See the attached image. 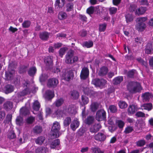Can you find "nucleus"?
Returning a JSON list of instances; mask_svg holds the SVG:
<instances>
[{
    "mask_svg": "<svg viewBox=\"0 0 153 153\" xmlns=\"http://www.w3.org/2000/svg\"><path fill=\"white\" fill-rule=\"evenodd\" d=\"M127 86L128 90L130 92L132 93L139 92L142 89L140 83L137 82H129Z\"/></svg>",
    "mask_w": 153,
    "mask_h": 153,
    "instance_id": "f257e3e1",
    "label": "nucleus"
},
{
    "mask_svg": "<svg viewBox=\"0 0 153 153\" xmlns=\"http://www.w3.org/2000/svg\"><path fill=\"white\" fill-rule=\"evenodd\" d=\"M147 19L146 17H141L137 18L136 21V29L139 31H142L146 27V25L144 23Z\"/></svg>",
    "mask_w": 153,
    "mask_h": 153,
    "instance_id": "f03ea898",
    "label": "nucleus"
},
{
    "mask_svg": "<svg viewBox=\"0 0 153 153\" xmlns=\"http://www.w3.org/2000/svg\"><path fill=\"white\" fill-rule=\"evenodd\" d=\"M60 129V126L59 123L56 121L53 123L51 128V136L53 138H54L59 137V132Z\"/></svg>",
    "mask_w": 153,
    "mask_h": 153,
    "instance_id": "7ed1b4c3",
    "label": "nucleus"
},
{
    "mask_svg": "<svg viewBox=\"0 0 153 153\" xmlns=\"http://www.w3.org/2000/svg\"><path fill=\"white\" fill-rule=\"evenodd\" d=\"M62 78L67 81H69L74 76V73L71 70H64L63 71Z\"/></svg>",
    "mask_w": 153,
    "mask_h": 153,
    "instance_id": "20e7f679",
    "label": "nucleus"
},
{
    "mask_svg": "<svg viewBox=\"0 0 153 153\" xmlns=\"http://www.w3.org/2000/svg\"><path fill=\"white\" fill-rule=\"evenodd\" d=\"M105 111L103 109L98 110L96 114V118L98 121L105 120L106 118Z\"/></svg>",
    "mask_w": 153,
    "mask_h": 153,
    "instance_id": "39448f33",
    "label": "nucleus"
},
{
    "mask_svg": "<svg viewBox=\"0 0 153 153\" xmlns=\"http://www.w3.org/2000/svg\"><path fill=\"white\" fill-rule=\"evenodd\" d=\"M74 55V51L72 50L68 51L65 56V62L67 64H72V60Z\"/></svg>",
    "mask_w": 153,
    "mask_h": 153,
    "instance_id": "423d86ee",
    "label": "nucleus"
},
{
    "mask_svg": "<svg viewBox=\"0 0 153 153\" xmlns=\"http://www.w3.org/2000/svg\"><path fill=\"white\" fill-rule=\"evenodd\" d=\"M107 81L103 79H96L92 80V83L97 86H103L106 84Z\"/></svg>",
    "mask_w": 153,
    "mask_h": 153,
    "instance_id": "0eeeda50",
    "label": "nucleus"
},
{
    "mask_svg": "<svg viewBox=\"0 0 153 153\" xmlns=\"http://www.w3.org/2000/svg\"><path fill=\"white\" fill-rule=\"evenodd\" d=\"M89 71L88 68L86 67H83L81 70L80 77L82 80H85L88 76Z\"/></svg>",
    "mask_w": 153,
    "mask_h": 153,
    "instance_id": "6e6552de",
    "label": "nucleus"
},
{
    "mask_svg": "<svg viewBox=\"0 0 153 153\" xmlns=\"http://www.w3.org/2000/svg\"><path fill=\"white\" fill-rule=\"evenodd\" d=\"M58 83V81L56 78L49 79L48 80L47 85L49 88H55Z\"/></svg>",
    "mask_w": 153,
    "mask_h": 153,
    "instance_id": "1a4fd4ad",
    "label": "nucleus"
},
{
    "mask_svg": "<svg viewBox=\"0 0 153 153\" xmlns=\"http://www.w3.org/2000/svg\"><path fill=\"white\" fill-rule=\"evenodd\" d=\"M101 127V125L100 123H95L91 126L89 131L91 133H95L98 132Z\"/></svg>",
    "mask_w": 153,
    "mask_h": 153,
    "instance_id": "9d476101",
    "label": "nucleus"
},
{
    "mask_svg": "<svg viewBox=\"0 0 153 153\" xmlns=\"http://www.w3.org/2000/svg\"><path fill=\"white\" fill-rule=\"evenodd\" d=\"M15 71L11 69V68L9 67L8 71L5 72V76L6 79L10 80L12 79L13 77V74L15 73Z\"/></svg>",
    "mask_w": 153,
    "mask_h": 153,
    "instance_id": "9b49d317",
    "label": "nucleus"
},
{
    "mask_svg": "<svg viewBox=\"0 0 153 153\" xmlns=\"http://www.w3.org/2000/svg\"><path fill=\"white\" fill-rule=\"evenodd\" d=\"M44 61L48 69H50L52 67L53 65L52 56H47L45 59Z\"/></svg>",
    "mask_w": 153,
    "mask_h": 153,
    "instance_id": "f8f14e48",
    "label": "nucleus"
},
{
    "mask_svg": "<svg viewBox=\"0 0 153 153\" xmlns=\"http://www.w3.org/2000/svg\"><path fill=\"white\" fill-rule=\"evenodd\" d=\"M30 90L29 88H27L22 91L18 93L17 94V97L19 100H20L21 98L25 95L30 94Z\"/></svg>",
    "mask_w": 153,
    "mask_h": 153,
    "instance_id": "ddd939ff",
    "label": "nucleus"
},
{
    "mask_svg": "<svg viewBox=\"0 0 153 153\" xmlns=\"http://www.w3.org/2000/svg\"><path fill=\"white\" fill-rule=\"evenodd\" d=\"M108 71V68L107 67L103 66L100 69L98 74L100 76H103L107 74Z\"/></svg>",
    "mask_w": 153,
    "mask_h": 153,
    "instance_id": "4468645a",
    "label": "nucleus"
},
{
    "mask_svg": "<svg viewBox=\"0 0 153 153\" xmlns=\"http://www.w3.org/2000/svg\"><path fill=\"white\" fill-rule=\"evenodd\" d=\"M94 138L97 140L103 141L106 139V136L103 133L99 132L95 135Z\"/></svg>",
    "mask_w": 153,
    "mask_h": 153,
    "instance_id": "2eb2a0df",
    "label": "nucleus"
},
{
    "mask_svg": "<svg viewBox=\"0 0 153 153\" xmlns=\"http://www.w3.org/2000/svg\"><path fill=\"white\" fill-rule=\"evenodd\" d=\"M50 33L46 31L40 32L39 33V38L43 41H47L49 38Z\"/></svg>",
    "mask_w": 153,
    "mask_h": 153,
    "instance_id": "dca6fc26",
    "label": "nucleus"
},
{
    "mask_svg": "<svg viewBox=\"0 0 153 153\" xmlns=\"http://www.w3.org/2000/svg\"><path fill=\"white\" fill-rule=\"evenodd\" d=\"M142 97L144 102H148L149 101L150 99L153 98V96L151 93L146 92L142 94Z\"/></svg>",
    "mask_w": 153,
    "mask_h": 153,
    "instance_id": "f3484780",
    "label": "nucleus"
},
{
    "mask_svg": "<svg viewBox=\"0 0 153 153\" xmlns=\"http://www.w3.org/2000/svg\"><path fill=\"white\" fill-rule=\"evenodd\" d=\"M138 110L137 106L135 105H129L128 109V112L129 114H133L135 113Z\"/></svg>",
    "mask_w": 153,
    "mask_h": 153,
    "instance_id": "a211bd4d",
    "label": "nucleus"
},
{
    "mask_svg": "<svg viewBox=\"0 0 153 153\" xmlns=\"http://www.w3.org/2000/svg\"><path fill=\"white\" fill-rule=\"evenodd\" d=\"M3 106L4 109L6 111H8L13 108V103L11 101H7L5 102Z\"/></svg>",
    "mask_w": 153,
    "mask_h": 153,
    "instance_id": "6ab92c4d",
    "label": "nucleus"
},
{
    "mask_svg": "<svg viewBox=\"0 0 153 153\" xmlns=\"http://www.w3.org/2000/svg\"><path fill=\"white\" fill-rule=\"evenodd\" d=\"M54 96V92L53 91L48 90L46 91L45 95V97L46 99L49 100H51Z\"/></svg>",
    "mask_w": 153,
    "mask_h": 153,
    "instance_id": "aec40b11",
    "label": "nucleus"
},
{
    "mask_svg": "<svg viewBox=\"0 0 153 153\" xmlns=\"http://www.w3.org/2000/svg\"><path fill=\"white\" fill-rule=\"evenodd\" d=\"M65 3V0H56L55 4L56 9H59L62 7Z\"/></svg>",
    "mask_w": 153,
    "mask_h": 153,
    "instance_id": "412c9836",
    "label": "nucleus"
},
{
    "mask_svg": "<svg viewBox=\"0 0 153 153\" xmlns=\"http://www.w3.org/2000/svg\"><path fill=\"white\" fill-rule=\"evenodd\" d=\"M71 97L73 100H77L79 97V93L75 90H73L70 92Z\"/></svg>",
    "mask_w": 153,
    "mask_h": 153,
    "instance_id": "4be33fe9",
    "label": "nucleus"
},
{
    "mask_svg": "<svg viewBox=\"0 0 153 153\" xmlns=\"http://www.w3.org/2000/svg\"><path fill=\"white\" fill-rule=\"evenodd\" d=\"M79 122L77 120H74L71 124V127L72 130L74 131L79 126Z\"/></svg>",
    "mask_w": 153,
    "mask_h": 153,
    "instance_id": "5701e85b",
    "label": "nucleus"
},
{
    "mask_svg": "<svg viewBox=\"0 0 153 153\" xmlns=\"http://www.w3.org/2000/svg\"><path fill=\"white\" fill-rule=\"evenodd\" d=\"M146 10V7H141L136 10L135 13L138 15H142L145 12Z\"/></svg>",
    "mask_w": 153,
    "mask_h": 153,
    "instance_id": "b1692460",
    "label": "nucleus"
},
{
    "mask_svg": "<svg viewBox=\"0 0 153 153\" xmlns=\"http://www.w3.org/2000/svg\"><path fill=\"white\" fill-rule=\"evenodd\" d=\"M153 50V47L152 43L151 42L148 43L147 44L146 47L145 49V53L147 54H150Z\"/></svg>",
    "mask_w": 153,
    "mask_h": 153,
    "instance_id": "393cba45",
    "label": "nucleus"
},
{
    "mask_svg": "<svg viewBox=\"0 0 153 153\" xmlns=\"http://www.w3.org/2000/svg\"><path fill=\"white\" fill-rule=\"evenodd\" d=\"M60 144V140L59 139L55 140L52 142L50 145L51 149H55Z\"/></svg>",
    "mask_w": 153,
    "mask_h": 153,
    "instance_id": "a878e982",
    "label": "nucleus"
},
{
    "mask_svg": "<svg viewBox=\"0 0 153 153\" xmlns=\"http://www.w3.org/2000/svg\"><path fill=\"white\" fill-rule=\"evenodd\" d=\"M13 86L10 85H6L4 88V91L6 94H7L12 92L13 91Z\"/></svg>",
    "mask_w": 153,
    "mask_h": 153,
    "instance_id": "bb28decb",
    "label": "nucleus"
},
{
    "mask_svg": "<svg viewBox=\"0 0 153 153\" xmlns=\"http://www.w3.org/2000/svg\"><path fill=\"white\" fill-rule=\"evenodd\" d=\"M45 140V137L41 136L38 137L36 139H35V141L36 144L39 145H41L43 143Z\"/></svg>",
    "mask_w": 153,
    "mask_h": 153,
    "instance_id": "cd10ccee",
    "label": "nucleus"
},
{
    "mask_svg": "<svg viewBox=\"0 0 153 153\" xmlns=\"http://www.w3.org/2000/svg\"><path fill=\"white\" fill-rule=\"evenodd\" d=\"M68 112L71 114H75L76 112L75 106L74 105H70L68 107Z\"/></svg>",
    "mask_w": 153,
    "mask_h": 153,
    "instance_id": "c85d7f7f",
    "label": "nucleus"
},
{
    "mask_svg": "<svg viewBox=\"0 0 153 153\" xmlns=\"http://www.w3.org/2000/svg\"><path fill=\"white\" fill-rule=\"evenodd\" d=\"M123 80V77L122 76H118L115 77L113 80V84L117 85L120 84Z\"/></svg>",
    "mask_w": 153,
    "mask_h": 153,
    "instance_id": "c756f323",
    "label": "nucleus"
},
{
    "mask_svg": "<svg viewBox=\"0 0 153 153\" xmlns=\"http://www.w3.org/2000/svg\"><path fill=\"white\" fill-rule=\"evenodd\" d=\"M141 107L143 108H142V110L144 109L147 110L148 111H150L152 108V105L151 103H147L142 105Z\"/></svg>",
    "mask_w": 153,
    "mask_h": 153,
    "instance_id": "7c9ffc66",
    "label": "nucleus"
},
{
    "mask_svg": "<svg viewBox=\"0 0 153 153\" xmlns=\"http://www.w3.org/2000/svg\"><path fill=\"white\" fill-rule=\"evenodd\" d=\"M48 149L44 147H41L37 148L36 150V153H46L48 151Z\"/></svg>",
    "mask_w": 153,
    "mask_h": 153,
    "instance_id": "2f4dec72",
    "label": "nucleus"
},
{
    "mask_svg": "<svg viewBox=\"0 0 153 153\" xmlns=\"http://www.w3.org/2000/svg\"><path fill=\"white\" fill-rule=\"evenodd\" d=\"M94 118L93 116H89L85 120V123L88 125H90L94 123Z\"/></svg>",
    "mask_w": 153,
    "mask_h": 153,
    "instance_id": "473e14b6",
    "label": "nucleus"
},
{
    "mask_svg": "<svg viewBox=\"0 0 153 153\" xmlns=\"http://www.w3.org/2000/svg\"><path fill=\"white\" fill-rule=\"evenodd\" d=\"M7 137L10 139H14L16 138V136L15 134L12 129H10L8 131Z\"/></svg>",
    "mask_w": 153,
    "mask_h": 153,
    "instance_id": "72a5a7b5",
    "label": "nucleus"
},
{
    "mask_svg": "<svg viewBox=\"0 0 153 153\" xmlns=\"http://www.w3.org/2000/svg\"><path fill=\"white\" fill-rule=\"evenodd\" d=\"M74 4L71 2L68 3L66 4L65 7L66 10L67 12H70L73 10Z\"/></svg>",
    "mask_w": 153,
    "mask_h": 153,
    "instance_id": "f704fd0d",
    "label": "nucleus"
},
{
    "mask_svg": "<svg viewBox=\"0 0 153 153\" xmlns=\"http://www.w3.org/2000/svg\"><path fill=\"white\" fill-rule=\"evenodd\" d=\"M67 14L66 13L61 11L58 14V18L61 20H63L66 18Z\"/></svg>",
    "mask_w": 153,
    "mask_h": 153,
    "instance_id": "c9c22d12",
    "label": "nucleus"
},
{
    "mask_svg": "<svg viewBox=\"0 0 153 153\" xmlns=\"http://www.w3.org/2000/svg\"><path fill=\"white\" fill-rule=\"evenodd\" d=\"M99 105L97 102H93L91 105V109L93 112L96 111L99 108Z\"/></svg>",
    "mask_w": 153,
    "mask_h": 153,
    "instance_id": "e433bc0d",
    "label": "nucleus"
},
{
    "mask_svg": "<svg viewBox=\"0 0 153 153\" xmlns=\"http://www.w3.org/2000/svg\"><path fill=\"white\" fill-rule=\"evenodd\" d=\"M96 9L97 10L99 9V7H95L93 6H91L87 9V13L90 15L92 14Z\"/></svg>",
    "mask_w": 153,
    "mask_h": 153,
    "instance_id": "4c0bfd02",
    "label": "nucleus"
},
{
    "mask_svg": "<svg viewBox=\"0 0 153 153\" xmlns=\"http://www.w3.org/2000/svg\"><path fill=\"white\" fill-rule=\"evenodd\" d=\"M40 107V104L39 102L36 100L33 103V109L36 111H38L39 110Z\"/></svg>",
    "mask_w": 153,
    "mask_h": 153,
    "instance_id": "58836bf2",
    "label": "nucleus"
},
{
    "mask_svg": "<svg viewBox=\"0 0 153 153\" xmlns=\"http://www.w3.org/2000/svg\"><path fill=\"white\" fill-rule=\"evenodd\" d=\"M20 113L21 115L25 116L29 114V111L26 108L22 107L20 110Z\"/></svg>",
    "mask_w": 153,
    "mask_h": 153,
    "instance_id": "ea45409f",
    "label": "nucleus"
},
{
    "mask_svg": "<svg viewBox=\"0 0 153 153\" xmlns=\"http://www.w3.org/2000/svg\"><path fill=\"white\" fill-rule=\"evenodd\" d=\"M36 69L35 67L31 68L28 71V74L30 76H33L36 74Z\"/></svg>",
    "mask_w": 153,
    "mask_h": 153,
    "instance_id": "a19ab883",
    "label": "nucleus"
},
{
    "mask_svg": "<svg viewBox=\"0 0 153 153\" xmlns=\"http://www.w3.org/2000/svg\"><path fill=\"white\" fill-rule=\"evenodd\" d=\"M33 131L34 133L39 134L41 133L42 131V128L40 126H36L33 128Z\"/></svg>",
    "mask_w": 153,
    "mask_h": 153,
    "instance_id": "79ce46f5",
    "label": "nucleus"
},
{
    "mask_svg": "<svg viewBox=\"0 0 153 153\" xmlns=\"http://www.w3.org/2000/svg\"><path fill=\"white\" fill-rule=\"evenodd\" d=\"M71 121V119L70 117H66L64 121V125L65 126H68Z\"/></svg>",
    "mask_w": 153,
    "mask_h": 153,
    "instance_id": "37998d69",
    "label": "nucleus"
},
{
    "mask_svg": "<svg viewBox=\"0 0 153 153\" xmlns=\"http://www.w3.org/2000/svg\"><path fill=\"white\" fill-rule=\"evenodd\" d=\"M118 105L120 108L122 109L125 108L128 106V105L126 102L122 101H120L119 102Z\"/></svg>",
    "mask_w": 153,
    "mask_h": 153,
    "instance_id": "c03bdc74",
    "label": "nucleus"
},
{
    "mask_svg": "<svg viewBox=\"0 0 153 153\" xmlns=\"http://www.w3.org/2000/svg\"><path fill=\"white\" fill-rule=\"evenodd\" d=\"M31 24V22L29 20L25 21L22 24V27L25 28H28L30 27Z\"/></svg>",
    "mask_w": 153,
    "mask_h": 153,
    "instance_id": "a18cd8bd",
    "label": "nucleus"
},
{
    "mask_svg": "<svg viewBox=\"0 0 153 153\" xmlns=\"http://www.w3.org/2000/svg\"><path fill=\"white\" fill-rule=\"evenodd\" d=\"M146 141L144 140H140L136 142V145L138 147H142L146 144Z\"/></svg>",
    "mask_w": 153,
    "mask_h": 153,
    "instance_id": "49530a36",
    "label": "nucleus"
},
{
    "mask_svg": "<svg viewBox=\"0 0 153 153\" xmlns=\"http://www.w3.org/2000/svg\"><path fill=\"white\" fill-rule=\"evenodd\" d=\"M2 108L0 106V121H2L4 118L6 113L5 111L2 110Z\"/></svg>",
    "mask_w": 153,
    "mask_h": 153,
    "instance_id": "de8ad7c7",
    "label": "nucleus"
},
{
    "mask_svg": "<svg viewBox=\"0 0 153 153\" xmlns=\"http://www.w3.org/2000/svg\"><path fill=\"white\" fill-rule=\"evenodd\" d=\"M63 100L61 98L56 100L54 102V104L56 107H59L63 103Z\"/></svg>",
    "mask_w": 153,
    "mask_h": 153,
    "instance_id": "09e8293b",
    "label": "nucleus"
},
{
    "mask_svg": "<svg viewBox=\"0 0 153 153\" xmlns=\"http://www.w3.org/2000/svg\"><path fill=\"white\" fill-rule=\"evenodd\" d=\"M12 115L10 114L7 115L5 119L4 120V122L5 123H9L11 121Z\"/></svg>",
    "mask_w": 153,
    "mask_h": 153,
    "instance_id": "8fccbe9b",
    "label": "nucleus"
},
{
    "mask_svg": "<svg viewBox=\"0 0 153 153\" xmlns=\"http://www.w3.org/2000/svg\"><path fill=\"white\" fill-rule=\"evenodd\" d=\"M108 108L110 111L112 113H115L117 111V108L116 106L114 105H110Z\"/></svg>",
    "mask_w": 153,
    "mask_h": 153,
    "instance_id": "3c124183",
    "label": "nucleus"
},
{
    "mask_svg": "<svg viewBox=\"0 0 153 153\" xmlns=\"http://www.w3.org/2000/svg\"><path fill=\"white\" fill-rule=\"evenodd\" d=\"M126 21L127 23L132 21L133 20V17L131 14H128L125 16Z\"/></svg>",
    "mask_w": 153,
    "mask_h": 153,
    "instance_id": "603ef678",
    "label": "nucleus"
},
{
    "mask_svg": "<svg viewBox=\"0 0 153 153\" xmlns=\"http://www.w3.org/2000/svg\"><path fill=\"white\" fill-rule=\"evenodd\" d=\"M16 123L19 126H21L23 124V118L20 117H18L16 119Z\"/></svg>",
    "mask_w": 153,
    "mask_h": 153,
    "instance_id": "864d4df0",
    "label": "nucleus"
},
{
    "mask_svg": "<svg viewBox=\"0 0 153 153\" xmlns=\"http://www.w3.org/2000/svg\"><path fill=\"white\" fill-rule=\"evenodd\" d=\"M91 150L94 153H104V151L101 150L98 147H94L91 148Z\"/></svg>",
    "mask_w": 153,
    "mask_h": 153,
    "instance_id": "5fc2aeb1",
    "label": "nucleus"
},
{
    "mask_svg": "<svg viewBox=\"0 0 153 153\" xmlns=\"http://www.w3.org/2000/svg\"><path fill=\"white\" fill-rule=\"evenodd\" d=\"M85 132V130L83 128H81L77 131L76 133L77 135L78 136H81L83 135Z\"/></svg>",
    "mask_w": 153,
    "mask_h": 153,
    "instance_id": "6e6d98bb",
    "label": "nucleus"
},
{
    "mask_svg": "<svg viewBox=\"0 0 153 153\" xmlns=\"http://www.w3.org/2000/svg\"><path fill=\"white\" fill-rule=\"evenodd\" d=\"M106 24L104 23L100 24L99 26V31L100 32H104L106 29Z\"/></svg>",
    "mask_w": 153,
    "mask_h": 153,
    "instance_id": "4d7b16f0",
    "label": "nucleus"
},
{
    "mask_svg": "<svg viewBox=\"0 0 153 153\" xmlns=\"http://www.w3.org/2000/svg\"><path fill=\"white\" fill-rule=\"evenodd\" d=\"M88 98L86 96L84 95L82 96V102L83 104H87L88 102Z\"/></svg>",
    "mask_w": 153,
    "mask_h": 153,
    "instance_id": "13d9d810",
    "label": "nucleus"
},
{
    "mask_svg": "<svg viewBox=\"0 0 153 153\" xmlns=\"http://www.w3.org/2000/svg\"><path fill=\"white\" fill-rule=\"evenodd\" d=\"M48 78V76L45 74H42L40 77L39 79L41 82L45 81Z\"/></svg>",
    "mask_w": 153,
    "mask_h": 153,
    "instance_id": "bf43d9fd",
    "label": "nucleus"
},
{
    "mask_svg": "<svg viewBox=\"0 0 153 153\" xmlns=\"http://www.w3.org/2000/svg\"><path fill=\"white\" fill-rule=\"evenodd\" d=\"M27 68V66L26 65L22 66L20 68L19 72L20 74L23 73L26 71V69Z\"/></svg>",
    "mask_w": 153,
    "mask_h": 153,
    "instance_id": "052dcab7",
    "label": "nucleus"
},
{
    "mask_svg": "<svg viewBox=\"0 0 153 153\" xmlns=\"http://www.w3.org/2000/svg\"><path fill=\"white\" fill-rule=\"evenodd\" d=\"M133 130V128L131 126H128L125 129L124 133L126 134H128L131 132Z\"/></svg>",
    "mask_w": 153,
    "mask_h": 153,
    "instance_id": "680f3d73",
    "label": "nucleus"
},
{
    "mask_svg": "<svg viewBox=\"0 0 153 153\" xmlns=\"http://www.w3.org/2000/svg\"><path fill=\"white\" fill-rule=\"evenodd\" d=\"M93 43L92 41L86 42L84 43L83 45L84 46L87 48H89L92 47L93 45Z\"/></svg>",
    "mask_w": 153,
    "mask_h": 153,
    "instance_id": "e2e57ef3",
    "label": "nucleus"
},
{
    "mask_svg": "<svg viewBox=\"0 0 153 153\" xmlns=\"http://www.w3.org/2000/svg\"><path fill=\"white\" fill-rule=\"evenodd\" d=\"M35 120V118L33 117H30L26 120V122L27 124H32Z\"/></svg>",
    "mask_w": 153,
    "mask_h": 153,
    "instance_id": "0e129e2a",
    "label": "nucleus"
},
{
    "mask_svg": "<svg viewBox=\"0 0 153 153\" xmlns=\"http://www.w3.org/2000/svg\"><path fill=\"white\" fill-rule=\"evenodd\" d=\"M109 10L111 14H115L117 11V8L115 7H110Z\"/></svg>",
    "mask_w": 153,
    "mask_h": 153,
    "instance_id": "69168bd1",
    "label": "nucleus"
},
{
    "mask_svg": "<svg viewBox=\"0 0 153 153\" xmlns=\"http://www.w3.org/2000/svg\"><path fill=\"white\" fill-rule=\"evenodd\" d=\"M117 124L120 128H123V127L125 123L123 122L121 120H119L117 122Z\"/></svg>",
    "mask_w": 153,
    "mask_h": 153,
    "instance_id": "338daca9",
    "label": "nucleus"
},
{
    "mask_svg": "<svg viewBox=\"0 0 153 153\" xmlns=\"http://www.w3.org/2000/svg\"><path fill=\"white\" fill-rule=\"evenodd\" d=\"M66 49L65 48H62L60 49L59 52L60 56L62 57L63 55L65 53Z\"/></svg>",
    "mask_w": 153,
    "mask_h": 153,
    "instance_id": "774afa93",
    "label": "nucleus"
}]
</instances>
